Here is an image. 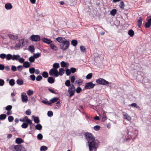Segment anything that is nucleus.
<instances>
[{"instance_id":"nucleus-1","label":"nucleus","mask_w":151,"mask_h":151,"mask_svg":"<svg viewBox=\"0 0 151 151\" xmlns=\"http://www.w3.org/2000/svg\"><path fill=\"white\" fill-rule=\"evenodd\" d=\"M85 136L88 143L90 151H96L99 146V141L95 140L94 137L91 133H86Z\"/></svg>"},{"instance_id":"nucleus-2","label":"nucleus","mask_w":151,"mask_h":151,"mask_svg":"<svg viewBox=\"0 0 151 151\" xmlns=\"http://www.w3.org/2000/svg\"><path fill=\"white\" fill-rule=\"evenodd\" d=\"M127 130L128 131V136L127 137H123V138L127 141L129 139H131L133 137V139H134L137 137L138 133L137 130L134 128H133L131 126H129L127 128Z\"/></svg>"},{"instance_id":"nucleus-3","label":"nucleus","mask_w":151,"mask_h":151,"mask_svg":"<svg viewBox=\"0 0 151 151\" xmlns=\"http://www.w3.org/2000/svg\"><path fill=\"white\" fill-rule=\"evenodd\" d=\"M56 40L61 43L60 45L61 49L63 50H66V40L65 38L59 37L56 38Z\"/></svg>"},{"instance_id":"nucleus-4","label":"nucleus","mask_w":151,"mask_h":151,"mask_svg":"<svg viewBox=\"0 0 151 151\" xmlns=\"http://www.w3.org/2000/svg\"><path fill=\"white\" fill-rule=\"evenodd\" d=\"M75 91V87L73 85L69 87L68 89V92L69 94V97L70 98L74 95Z\"/></svg>"},{"instance_id":"nucleus-5","label":"nucleus","mask_w":151,"mask_h":151,"mask_svg":"<svg viewBox=\"0 0 151 151\" xmlns=\"http://www.w3.org/2000/svg\"><path fill=\"white\" fill-rule=\"evenodd\" d=\"M96 81V83L100 85H106L109 84V82L102 78L97 79Z\"/></svg>"},{"instance_id":"nucleus-6","label":"nucleus","mask_w":151,"mask_h":151,"mask_svg":"<svg viewBox=\"0 0 151 151\" xmlns=\"http://www.w3.org/2000/svg\"><path fill=\"white\" fill-rule=\"evenodd\" d=\"M14 149L16 151H25V148L21 145H13Z\"/></svg>"},{"instance_id":"nucleus-7","label":"nucleus","mask_w":151,"mask_h":151,"mask_svg":"<svg viewBox=\"0 0 151 151\" xmlns=\"http://www.w3.org/2000/svg\"><path fill=\"white\" fill-rule=\"evenodd\" d=\"M49 75L51 76L54 75L56 77H58L59 75V73L57 70L52 68L49 72Z\"/></svg>"},{"instance_id":"nucleus-8","label":"nucleus","mask_w":151,"mask_h":151,"mask_svg":"<svg viewBox=\"0 0 151 151\" xmlns=\"http://www.w3.org/2000/svg\"><path fill=\"white\" fill-rule=\"evenodd\" d=\"M95 85L92 82H88L85 84L84 88L86 89H91L93 88Z\"/></svg>"},{"instance_id":"nucleus-9","label":"nucleus","mask_w":151,"mask_h":151,"mask_svg":"<svg viewBox=\"0 0 151 151\" xmlns=\"http://www.w3.org/2000/svg\"><path fill=\"white\" fill-rule=\"evenodd\" d=\"M32 41L37 42L40 40V36L38 35H32L30 38Z\"/></svg>"},{"instance_id":"nucleus-10","label":"nucleus","mask_w":151,"mask_h":151,"mask_svg":"<svg viewBox=\"0 0 151 151\" xmlns=\"http://www.w3.org/2000/svg\"><path fill=\"white\" fill-rule=\"evenodd\" d=\"M22 100L23 102H27L28 100V97L25 93H23L21 95Z\"/></svg>"},{"instance_id":"nucleus-11","label":"nucleus","mask_w":151,"mask_h":151,"mask_svg":"<svg viewBox=\"0 0 151 151\" xmlns=\"http://www.w3.org/2000/svg\"><path fill=\"white\" fill-rule=\"evenodd\" d=\"M124 116V118L125 120L129 121L131 119V118L130 116L127 113L124 112L123 113Z\"/></svg>"},{"instance_id":"nucleus-12","label":"nucleus","mask_w":151,"mask_h":151,"mask_svg":"<svg viewBox=\"0 0 151 151\" xmlns=\"http://www.w3.org/2000/svg\"><path fill=\"white\" fill-rule=\"evenodd\" d=\"M41 39L43 42L48 44H50L52 42V41L46 38H42Z\"/></svg>"},{"instance_id":"nucleus-13","label":"nucleus","mask_w":151,"mask_h":151,"mask_svg":"<svg viewBox=\"0 0 151 151\" xmlns=\"http://www.w3.org/2000/svg\"><path fill=\"white\" fill-rule=\"evenodd\" d=\"M7 35L10 39L13 40H16L18 38L17 36L15 35L11 34H8Z\"/></svg>"},{"instance_id":"nucleus-14","label":"nucleus","mask_w":151,"mask_h":151,"mask_svg":"<svg viewBox=\"0 0 151 151\" xmlns=\"http://www.w3.org/2000/svg\"><path fill=\"white\" fill-rule=\"evenodd\" d=\"M5 8L7 10H9L12 9V6L10 3H7L5 6Z\"/></svg>"},{"instance_id":"nucleus-15","label":"nucleus","mask_w":151,"mask_h":151,"mask_svg":"<svg viewBox=\"0 0 151 151\" xmlns=\"http://www.w3.org/2000/svg\"><path fill=\"white\" fill-rule=\"evenodd\" d=\"M55 79L52 77H49L48 78L47 81L50 83L52 84L55 82Z\"/></svg>"},{"instance_id":"nucleus-16","label":"nucleus","mask_w":151,"mask_h":151,"mask_svg":"<svg viewBox=\"0 0 151 151\" xmlns=\"http://www.w3.org/2000/svg\"><path fill=\"white\" fill-rule=\"evenodd\" d=\"M30 66V64L28 61L24 62L23 65V66L25 68H28Z\"/></svg>"},{"instance_id":"nucleus-17","label":"nucleus","mask_w":151,"mask_h":151,"mask_svg":"<svg viewBox=\"0 0 151 151\" xmlns=\"http://www.w3.org/2000/svg\"><path fill=\"white\" fill-rule=\"evenodd\" d=\"M20 58V56L19 55H12V60H16L18 61L19 60V59Z\"/></svg>"},{"instance_id":"nucleus-18","label":"nucleus","mask_w":151,"mask_h":151,"mask_svg":"<svg viewBox=\"0 0 151 151\" xmlns=\"http://www.w3.org/2000/svg\"><path fill=\"white\" fill-rule=\"evenodd\" d=\"M15 142L18 144H20L24 142V140L20 138H17L16 139Z\"/></svg>"},{"instance_id":"nucleus-19","label":"nucleus","mask_w":151,"mask_h":151,"mask_svg":"<svg viewBox=\"0 0 151 151\" xmlns=\"http://www.w3.org/2000/svg\"><path fill=\"white\" fill-rule=\"evenodd\" d=\"M48 90L52 93H54V94H58V93L56 91H58L57 90H55V89L54 88H53L51 89L50 88H48Z\"/></svg>"},{"instance_id":"nucleus-20","label":"nucleus","mask_w":151,"mask_h":151,"mask_svg":"<svg viewBox=\"0 0 151 151\" xmlns=\"http://www.w3.org/2000/svg\"><path fill=\"white\" fill-rule=\"evenodd\" d=\"M32 117H34V121L35 123H38L40 122V121L38 117H35V116L33 115L32 116Z\"/></svg>"},{"instance_id":"nucleus-21","label":"nucleus","mask_w":151,"mask_h":151,"mask_svg":"<svg viewBox=\"0 0 151 151\" xmlns=\"http://www.w3.org/2000/svg\"><path fill=\"white\" fill-rule=\"evenodd\" d=\"M59 100V99L58 98L54 97L52 99H50V101L52 104V103H54L55 102H57Z\"/></svg>"},{"instance_id":"nucleus-22","label":"nucleus","mask_w":151,"mask_h":151,"mask_svg":"<svg viewBox=\"0 0 151 151\" xmlns=\"http://www.w3.org/2000/svg\"><path fill=\"white\" fill-rule=\"evenodd\" d=\"M142 18L141 17H139V19H138L137 21V26L138 27H140L142 24Z\"/></svg>"},{"instance_id":"nucleus-23","label":"nucleus","mask_w":151,"mask_h":151,"mask_svg":"<svg viewBox=\"0 0 151 151\" xmlns=\"http://www.w3.org/2000/svg\"><path fill=\"white\" fill-rule=\"evenodd\" d=\"M42 76L45 78H47L48 76V74L46 71H44L42 73Z\"/></svg>"},{"instance_id":"nucleus-24","label":"nucleus","mask_w":151,"mask_h":151,"mask_svg":"<svg viewBox=\"0 0 151 151\" xmlns=\"http://www.w3.org/2000/svg\"><path fill=\"white\" fill-rule=\"evenodd\" d=\"M128 34L130 37H132L134 35V32L133 30L131 29L129 31Z\"/></svg>"},{"instance_id":"nucleus-25","label":"nucleus","mask_w":151,"mask_h":151,"mask_svg":"<svg viewBox=\"0 0 151 151\" xmlns=\"http://www.w3.org/2000/svg\"><path fill=\"white\" fill-rule=\"evenodd\" d=\"M77 41L76 40H73L71 42V44L74 47L77 45Z\"/></svg>"},{"instance_id":"nucleus-26","label":"nucleus","mask_w":151,"mask_h":151,"mask_svg":"<svg viewBox=\"0 0 151 151\" xmlns=\"http://www.w3.org/2000/svg\"><path fill=\"white\" fill-rule=\"evenodd\" d=\"M129 106H131L132 107H135L138 109H139L140 108L139 106L137 105L135 103H133L129 105Z\"/></svg>"},{"instance_id":"nucleus-27","label":"nucleus","mask_w":151,"mask_h":151,"mask_svg":"<svg viewBox=\"0 0 151 151\" xmlns=\"http://www.w3.org/2000/svg\"><path fill=\"white\" fill-rule=\"evenodd\" d=\"M6 117V115L5 114H2L0 115V120H2L5 119Z\"/></svg>"},{"instance_id":"nucleus-28","label":"nucleus","mask_w":151,"mask_h":151,"mask_svg":"<svg viewBox=\"0 0 151 151\" xmlns=\"http://www.w3.org/2000/svg\"><path fill=\"white\" fill-rule=\"evenodd\" d=\"M6 60H10L11 59L12 60V55L10 54H8L6 55Z\"/></svg>"},{"instance_id":"nucleus-29","label":"nucleus","mask_w":151,"mask_h":151,"mask_svg":"<svg viewBox=\"0 0 151 151\" xmlns=\"http://www.w3.org/2000/svg\"><path fill=\"white\" fill-rule=\"evenodd\" d=\"M17 83L19 85H22L23 83V81L22 79H18L16 81Z\"/></svg>"},{"instance_id":"nucleus-30","label":"nucleus","mask_w":151,"mask_h":151,"mask_svg":"<svg viewBox=\"0 0 151 151\" xmlns=\"http://www.w3.org/2000/svg\"><path fill=\"white\" fill-rule=\"evenodd\" d=\"M19 43H20L19 44H18L16 45V47H20L21 46V43L22 45H23V44L24 43V41L22 40H19Z\"/></svg>"},{"instance_id":"nucleus-31","label":"nucleus","mask_w":151,"mask_h":151,"mask_svg":"<svg viewBox=\"0 0 151 151\" xmlns=\"http://www.w3.org/2000/svg\"><path fill=\"white\" fill-rule=\"evenodd\" d=\"M29 49L31 52L32 53L35 51V48L33 46L30 45L29 47Z\"/></svg>"},{"instance_id":"nucleus-32","label":"nucleus","mask_w":151,"mask_h":151,"mask_svg":"<svg viewBox=\"0 0 151 151\" xmlns=\"http://www.w3.org/2000/svg\"><path fill=\"white\" fill-rule=\"evenodd\" d=\"M35 127L36 129L38 130H40L42 128V126L40 124H37Z\"/></svg>"},{"instance_id":"nucleus-33","label":"nucleus","mask_w":151,"mask_h":151,"mask_svg":"<svg viewBox=\"0 0 151 151\" xmlns=\"http://www.w3.org/2000/svg\"><path fill=\"white\" fill-rule=\"evenodd\" d=\"M53 68L56 69L59 67V64L58 63H55L53 65Z\"/></svg>"},{"instance_id":"nucleus-34","label":"nucleus","mask_w":151,"mask_h":151,"mask_svg":"<svg viewBox=\"0 0 151 151\" xmlns=\"http://www.w3.org/2000/svg\"><path fill=\"white\" fill-rule=\"evenodd\" d=\"M50 46L51 48L53 50H56L57 49V47L55 46L53 44H50Z\"/></svg>"},{"instance_id":"nucleus-35","label":"nucleus","mask_w":151,"mask_h":151,"mask_svg":"<svg viewBox=\"0 0 151 151\" xmlns=\"http://www.w3.org/2000/svg\"><path fill=\"white\" fill-rule=\"evenodd\" d=\"M116 13V9H112L110 12V14L111 15L114 16Z\"/></svg>"},{"instance_id":"nucleus-36","label":"nucleus","mask_w":151,"mask_h":151,"mask_svg":"<svg viewBox=\"0 0 151 151\" xmlns=\"http://www.w3.org/2000/svg\"><path fill=\"white\" fill-rule=\"evenodd\" d=\"M47 149V147L45 146H42L40 148L41 151H45Z\"/></svg>"},{"instance_id":"nucleus-37","label":"nucleus","mask_w":151,"mask_h":151,"mask_svg":"<svg viewBox=\"0 0 151 151\" xmlns=\"http://www.w3.org/2000/svg\"><path fill=\"white\" fill-rule=\"evenodd\" d=\"M28 124L27 123H26V122H24L21 125V127L23 128L26 129L28 127Z\"/></svg>"},{"instance_id":"nucleus-38","label":"nucleus","mask_w":151,"mask_h":151,"mask_svg":"<svg viewBox=\"0 0 151 151\" xmlns=\"http://www.w3.org/2000/svg\"><path fill=\"white\" fill-rule=\"evenodd\" d=\"M65 70L64 69L62 68H60L59 69V74H60V76H62L63 75V74L64 73Z\"/></svg>"},{"instance_id":"nucleus-39","label":"nucleus","mask_w":151,"mask_h":151,"mask_svg":"<svg viewBox=\"0 0 151 151\" xmlns=\"http://www.w3.org/2000/svg\"><path fill=\"white\" fill-rule=\"evenodd\" d=\"M9 84L11 86H13L15 83L14 80L13 79H11L9 81Z\"/></svg>"},{"instance_id":"nucleus-40","label":"nucleus","mask_w":151,"mask_h":151,"mask_svg":"<svg viewBox=\"0 0 151 151\" xmlns=\"http://www.w3.org/2000/svg\"><path fill=\"white\" fill-rule=\"evenodd\" d=\"M119 6L122 9H124V4L123 1H122L120 2Z\"/></svg>"},{"instance_id":"nucleus-41","label":"nucleus","mask_w":151,"mask_h":151,"mask_svg":"<svg viewBox=\"0 0 151 151\" xmlns=\"http://www.w3.org/2000/svg\"><path fill=\"white\" fill-rule=\"evenodd\" d=\"M35 71V69L33 67L30 68L29 69V73L31 74H33V73H34Z\"/></svg>"},{"instance_id":"nucleus-42","label":"nucleus","mask_w":151,"mask_h":151,"mask_svg":"<svg viewBox=\"0 0 151 151\" xmlns=\"http://www.w3.org/2000/svg\"><path fill=\"white\" fill-rule=\"evenodd\" d=\"M42 102L46 105H50L51 104V103L49 102L48 101L43 100L42 101Z\"/></svg>"},{"instance_id":"nucleus-43","label":"nucleus","mask_w":151,"mask_h":151,"mask_svg":"<svg viewBox=\"0 0 151 151\" xmlns=\"http://www.w3.org/2000/svg\"><path fill=\"white\" fill-rule=\"evenodd\" d=\"M12 106L11 105L7 106L6 107V110L7 111H10L12 108Z\"/></svg>"},{"instance_id":"nucleus-44","label":"nucleus","mask_w":151,"mask_h":151,"mask_svg":"<svg viewBox=\"0 0 151 151\" xmlns=\"http://www.w3.org/2000/svg\"><path fill=\"white\" fill-rule=\"evenodd\" d=\"M29 60L31 63H32L35 61V58L33 56H31L29 58Z\"/></svg>"},{"instance_id":"nucleus-45","label":"nucleus","mask_w":151,"mask_h":151,"mask_svg":"<svg viewBox=\"0 0 151 151\" xmlns=\"http://www.w3.org/2000/svg\"><path fill=\"white\" fill-rule=\"evenodd\" d=\"M80 49L83 52H85L86 51V48L83 46H81L80 47Z\"/></svg>"},{"instance_id":"nucleus-46","label":"nucleus","mask_w":151,"mask_h":151,"mask_svg":"<svg viewBox=\"0 0 151 151\" xmlns=\"http://www.w3.org/2000/svg\"><path fill=\"white\" fill-rule=\"evenodd\" d=\"M42 79V77L41 75L38 76L36 78V80L37 81H40Z\"/></svg>"},{"instance_id":"nucleus-47","label":"nucleus","mask_w":151,"mask_h":151,"mask_svg":"<svg viewBox=\"0 0 151 151\" xmlns=\"http://www.w3.org/2000/svg\"><path fill=\"white\" fill-rule=\"evenodd\" d=\"M40 56V54L39 53H38L36 54H35L34 55L33 57L35 58H38Z\"/></svg>"},{"instance_id":"nucleus-48","label":"nucleus","mask_w":151,"mask_h":151,"mask_svg":"<svg viewBox=\"0 0 151 151\" xmlns=\"http://www.w3.org/2000/svg\"><path fill=\"white\" fill-rule=\"evenodd\" d=\"M8 120L9 122H12L14 120V117L12 116H10L8 117Z\"/></svg>"},{"instance_id":"nucleus-49","label":"nucleus","mask_w":151,"mask_h":151,"mask_svg":"<svg viewBox=\"0 0 151 151\" xmlns=\"http://www.w3.org/2000/svg\"><path fill=\"white\" fill-rule=\"evenodd\" d=\"M37 137L38 139L41 140L42 139L43 136L40 133L37 135Z\"/></svg>"},{"instance_id":"nucleus-50","label":"nucleus","mask_w":151,"mask_h":151,"mask_svg":"<svg viewBox=\"0 0 151 151\" xmlns=\"http://www.w3.org/2000/svg\"><path fill=\"white\" fill-rule=\"evenodd\" d=\"M26 123H27V124H30L31 125L32 124V120H30L29 119H26Z\"/></svg>"},{"instance_id":"nucleus-51","label":"nucleus","mask_w":151,"mask_h":151,"mask_svg":"<svg viewBox=\"0 0 151 151\" xmlns=\"http://www.w3.org/2000/svg\"><path fill=\"white\" fill-rule=\"evenodd\" d=\"M27 94L29 96H30L33 93V92L32 91L29 90L27 92Z\"/></svg>"},{"instance_id":"nucleus-52","label":"nucleus","mask_w":151,"mask_h":151,"mask_svg":"<svg viewBox=\"0 0 151 151\" xmlns=\"http://www.w3.org/2000/svg\"><path fill=\"white\" fill-rule=\"evenodd\" d=\"M61 66L62 67L64 68H66V63L64 61H62L61 63Z\"/></svg>"},{"instance_id":"nucleus-53","label":"nucleus","mask_w":151,"mask_h":151,"mask_svg":"<svg viewBox=\"0 0 151 151\" xmlns=\"http://www.w3.org/2000/svg\"><path fill=\"white\" fill-rule=\"evenodd\" d=\"M6 55L4 53H2L0 55V58L2 59L6 58Z\"/></svg>"},{"instance_id":"nucleus-54","label":"nucleus","mask_w":151,"mask_h":151,"mask_svg":"<svg viewBox=\"0 0 151 151\" xmlns=\"http://www.w3.org/2000/svg\"><path fill=\"white\" fill-rule=\"evenodd\" d=\"M82 90V89L80 87H78L76 88V91L77 93H80Z\"/></svg>"},{"instance_id":"nucleus-55","label":"nucleus","mask_w":151,"mask_h":151,"mask_svg":"<svg viewBox=\"0 0 151 151\" xmlns=\"http://www.w3.org/2000/svg\"><path fill=\"white\" fill-rule=\"evenodd\" d=\"M92 76V73H89L86 76V78L87 79H91Z\"/></svg>"},{"instance_id":"nucleus-56","label":"nucleus","mask_w":151,"mask_h":151,"mask_svg":"<svg viewBox=\"0 0 151 151\" xmlns=\"http://www.w3.org/2000/svg\"><path fill=\"white\" fill-rule=\"evenodd\" d=\"M53 115V113L51 111H49L47 112V115L49 117H51Z\"/></svg>"},{"instance_id":"nucleus-57","label":"nucleus","mask_w":151,"mask_h":151,"mask_svg":"<svg viewBox=\"0 0 151 151\" xmlns=\"http://www.w3.org/2000/svg\"><path fill=\"white\" fill-rule=\"evenodd\" d=\"M70 70L71 71V72L72 73H74L76 71V69L75 68L72 67L71 68Z\"/></svg>"},{"instance_id":"nucleus-58","label":"nucleus","mask_w":151,"mask_h":151,"mask_svg":"<svg viewBox=\"0 0 151 151\" xmlns=\"http://www.w3.org/2000/svg\"><path fill=\"white\" fill-rule=\"evenodd\" d=\"M30 78L33 81H34L35 80L36 77L35 75L34 74L31 75L30 76Z\"/></svg>"},{"instance_id":"nucleus-59","label":"nucleus","mask_w":151,"mask_h":151,"mask_svg":"<svg viewBox=\"0 0 151 151\" xmlns=\"http://www.w3.org/2000/svg\"><path fill=\"white\" fill-rule=\"evenodd\" d=\"M100 127L99 125H96L93 127L94 129L96 131L99 130L100 129Z\"/></svg>"},{"instance_id":"nucleus-60","label":"nucleus","mask_w":151,"mask_h":151,"mask_svg":"<svg viewBox=\"0 0 151 151\" xmlns=\"http://www.w3.org/2000/svg\"><path fill=\"white\" fill-rule=\"evenodd\" d=\"M19 61V62L20 63H24V59L22 58H21L20 57V58H19V60H18Z\"/></svg>"},{"instance_id":"nucleus-61","label":"nucleus","mask_w":151,"mask_h":151,"mask_svg":"<svg viewBox=\"0 0 151 151\" xmlns=\"http://www.w3.org/2000/svg\"><path fill=\"white\" fill-rule=\"evenodd\" d=\"M106 119L107 118L106 116V114L105 113V112H104L103 114L102 119L103 120H106Z\"/></svg>"},{"instance_id":"nucleus-62","label":"nucleus","mask_w":151,"mask_h":151,"mask_svg":"<svg viewBox=\"0 0 151 151\" xmlns=\"http://www.w3.org/2000/svg\"><path fill=\"white\" fill-rule=\"evenodd\" d=\"M25 113L27 115H29L31 114V112L30 109H28L26 111Z\"/></svg>"},{"instance_id":"nucleus-63","label":"nucleus","mask_w":151,"mask_h":151,"mask_svg":"<svg viewBox=\"0 0 151 151\" xmlns=\"http://www.w3.org/2000/svg\"><path fill=\"white\" fill-rule=\"evenodd\" d=\"M4 83V80L2 79H0V86H3Z\"/></svg>"},{"instance_id":"nucleus-64","label":"nucleus","mask_w":151,"mask_h":151,"mask_svg":"<svg viewBox=\"0 0 151 151\" xmlns=\"http://www.w3.org/2000/svg\"><path fill=\"white\" fill-rule=\"evenodd\" d=\"M11 70L13 71H16L17 70V68L14 65H12L11 68Z\"/></svg>"}]
</instances>
